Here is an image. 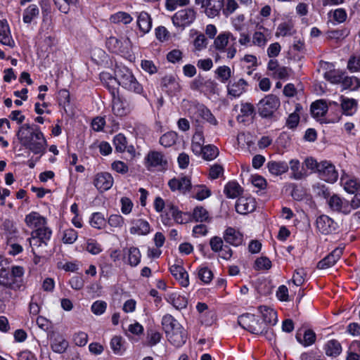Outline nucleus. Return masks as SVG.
<instances>
[{
  "instance_id": "nucleus-25",
  "label": "nucleus",
  "mask_w": 360,
  "mask_h": 360,
  "mask_svg": "<svg viewBox=\"0 0 360 360\" xmlns=\"http://www.w3.org/2000/svg\"><path fill=\"white\" fill-rule=\"evenodd\" d=\"M247 85V82L243 79H240L237 82L229 84L228 85L229 94L233 97H238L245 91Z\"/></svg>"
},
{
  "instance_id": "nucleus-57",
  "label": "nucleus",
  "mask_w": 360,
  "mask_h": 360,
  "mask_svg": "<svg viewBox=\"0 0 360 360\" xmlns=\"http://www.w3.org/2000/svg\"><path fill=\"white\" fill-rule=\"evenodd\" d=\"M296 338L298 342L302 343L304 346L307 347L311 345L315 342L316 335L312 330H308L304 332L302 340L299 335H297Z\"/></svg>"
},
{
  "instance_id": "nucleus-62",
  "label": "nucleus",
  "mask_w": 360,
  "mask_h": 360,
  "mask_svg": "<svg viewBox=\"0 0 360 360\" xmlns=\"http://www.w3.org/2000/svg\"><path fill=\"white\" fill-rule=\"evenodd\" d=\"M90 224L92 227L100 229L105 225V220L101 213L96 212L92 214Z\"/></svg>"
},
{
  "instance_id": "nucleus-1",
  "label": "nucleus",
  "mask_w": 360,
  "mask_h": 360,
  "mask_svg": "<svg viewBox=\"0 0 360 360\" xmlns=\"http://www.w3.org/2000/svg\"><path fill=\"white\" fill-rule=\"evenodd\" d=\"M16 136L21 144L33 153H45L47 142L39 126L25 124L19 128Z\"/></svg>"
},
{
  "instance_id": "nucleus-20",
  "label": "nucleus",
  "mask_w": 360,
  "mask_h": 360,
  "mask_svg": "<svg viewBox=\"0 0 360 360\" xmlns=\"http://www.w3.org/2000/svg\"><path fill=\"white\" fill-rule=\"evenodd\" d=\"M165 299L177 309H184L188 304L187 299L177 292H168Z\"/></svg>"
},
{
  "instance_id": "nucleus-64",
  "label": "nucleus",
  "mask_w": 360,
  "mask_h": 360,
  "mask_svg": "<svg viewBox=\"0 0 360 360\" xmlns=\"http://www.w3.org/2000/svg\"><path fill=\"white\" fill-rule=\"evenodd\" d=\"M106 308L107 303L102 300L94 302L91 307L92 313L97 316L103 314L105 311Z\"/></svg>"
},
{
  "instance_id": "nucleus-34",
  "label": "nucleus",
  "mask_w": 360,
  "mask_h": 360,
  "mask_svg": "<svg viewBox=\"0 0 360 360\" xmlns=\"http://www.w3.org/2000/svg\"><path fill=\"white\" fill-rule=\"evenodd\" d=\"M204 136L202 132L197 131L192 139L191 149L195 155L201 154L203 150Z\"/></svg>"
},
{
  "instance_id": "nucleus-27",
  "label": "nucleus",
  "mask_w": 360,
  "mask_h": 360,
  "mask_svg": "<svg viewBox=\"0 0 360 360\" xmlns=\"http://www.w3.org/2000/svg\"><path fill=\"white\" fill-rule=\"evenodd\" d=\"M161 323L166 335L169 333L173 329H179V326H181L179 321L170 314L164 315Z\"/></svg>"
},
{
  "instance_id": "nucleus-50",
  "label": "nucleus",
  "mask_w": 360,
  "mask_h": 360,
  "mask_svg": "<svg viewBox=\"0 0 360 360\" xmlns=\"http://www.w3.org/2000/svg\"><path fill=\"white\" fill-rule=\"evenodd\" d=\"M32 233L33 236H37L39 240H43L47 245V242L50 240L52 232L49 228L44 226L32 231Z\"/></svg>"
},
{
  "instance_id": "nucleus-44",
  "label": "nucleus",
  "mask_w": 360,
  "mask_h": 360,
  "mask_svg": "<svg viewBox=\"0 0 360 360\" xmlns=\"http://www.w3.org/2000/svg\"><path fill=\"white\" fill-rule=\"evenodd\" d=\"M341 84L344 89L354 91L360 87V79L354 76L345 77H342Z\"/></svg>"
},
{
  "instance_id": "nucleus-52",
  "label": "nucleus",
  "mask_w": 360,
  "mask_h": 360,
  "mask_svg": "<svg viewBox=\"0 0 360 360\" xmlns=\"http://www.w3.org/2000/svg\"><path fill=\"white\" fill-rule=\"evenodd\" d=\"M201 154L205 160H214L219 154V150L217 147L212 145H207L203 147V150Z\"/></svg>"
},
{
  "instance_id": "nucleus-33",
  "label": "nucleus",
  "mask_w": 360,
  "mask_h": 360,
  "mask_svg": "<svg viewBox=\"0 0 360 360\" xmlns=\"http://www.w3.org/2000/svg\"><path fill=\"white\" fill-rule=\"evenodd\" d=\"M230 37H233L230 32L220 33L214 41V48L220 52L225 51Z\"/></svg>"
},
{
  "instance_id": "nucleus-63",
  "label": "nucleus",
  "mask_w": 360,
  "mask_h": 360,
  "mask_svg": "<svg viewBox=\"0 0 360 360\" xmlns=\"http://www.w3.org/2000/svg\"><path fill=\"white\" fill-rule=\"evenodd\" d=\"M172 275L181 286L187 287L189 285L188 271H172Z\"/></svg>"
},
{
  "instance_id": "nucleus-29",
  "label": "nucleus",
  "mask_w": 360,
  "mask_h": 360,
  "mask_svg": "<svg viewBox=\"0 0 360 360\" xmlns=\"http://www.w3.org/2000/svg\"><path fill=\"white\" fill-rule=\"evenodd\" d=\"M137 25L143 33H148L152 27V20L150 15L144 11L140 13L138 15Z\"/></svg>"
},
{
  "instance_id": "nucleus-14",
  "label": "nucleus",
  "mask_w": 360,
  "mask_h": 360,
  "mask_svg": "<svg viewBox=\"0 0 360 360\" xmlns=\"http://www.w3.org/2000/svg\"><path fill=\"white\" fill-rule=\"evenodd\" d=\"M223 238L226 243L236 247L242 245L243 242V235L232 227H228L224 231Z\"/></svg>"
},
{
  "instance_id": "nucleus-60",
  "label": "nucleus",
  "mask_w": 360,
  "mask_h": 360,
  "mask_svg": "<svg viewBox=\"0 0 360 360\" xmlns=\"http://www.w3.org/2000/svg\"><path fill=\"white\" fill-rule=\"evenodd\" d=\"M324 78L333 84L341 83L342 76L340 71L330 70L324 73Z\"/></svg>"
},
{
  "instance_id": "nucleus-41",
  "label": "nucleus",
  "mask_w": 360,
  "mask_h": 360,
  "mask_svg": "<svg viewBox=\"0 0 360 360\" xmlns=\"http://www.w3.org/2000/svg\"><path fill=\"white\" fill-rule=\"evenodd\" d=\"M341 182L345 190L349 193H354L360 187V184L354 178L343 176L341 178Z\"/></svg>"
},
{
  "instance_id": "nucleus-40",
  "label": "nucleus",
  "mask_w": 360,
  "mask_h": 360,
  "mask_svg": "<svg viewBox=\"0 0 360 360\" xmlns=\"http://www.w3.org/2000/svg\"><path fill=\"white\" fill-rule=\"evenodd\" d=\"M192 216L195 221L209 222L211 220L209 212L202 206L195 207Z\"/></svg>"
},
{
  "instance_id": "nucleus-24",
  "label": "nucleus",
  "mask_w": 360,
  "mask_h": 360,
  "mask_svg": "<svg viewBox=\"0 0 360 360\" xmlns=\"http://www.w3.org/2000/svg\"><path fill=\"white\" fill-rule=\"evenodd\" d=\"M196 309L200 314V319L202 323L205 325L212 324L213 320V313L208 310V306L204 302H198L196 305Z\"/></svg>"
},
{
  "instance_id": "nucleus-43",
  "label": "nucleus",
  "mask_w": 360,
  "mask_h": 360,
  "mask_svg": "<svg viewBox=\"0 0 360 360\" xmlns=\"http://www.w3.org/2000/svg\"><path fill=\"white\" fill-rule=\"evenodd\" d=\"M191 192L193 197L199 200H202L210 195V190L203 185H196L193 186Z\"/></svg>"
},
{
  "instance_id": "nucleus-26",
  "label": "nucleus",
  "mask_w": 360,
  "mask_h": 360,
  "mask_svg": "<svg viewBox=\"0 0 360 360\" xmlns=\"http://www.w3.org/2000/svg\"><path fill=\"white\" fill-rule=\"evenodd\" d=\"M167 215H171L174 221L180 224L187 223L190 219V215L188 213L182 212L174 205L168 206Z\"/></svg>"
},
{
  "instance_id": "nucleus-8",
  "label": "nucleus",
  "mask_w": 360,
  "mask_h": 360,
  "mask_svg": "<svg viewBox=\"0 0 360 360\" xmlns=\"http://www.w3.org/2000/svg\"><path fill=\"white\" fill-rule=\"evenodd\" d=\"M321 179L327 182H335L338 177L334 165L328 161H322L318 172Z\"/></svg>"
},
{
  "instance_id": "nucleus-6",
  "label": "nucleus",
  "mask_w": 360,
  "mask_h": 360,
  "mask_svg": "<svg viewBox=\"0 0 360 360\" xmlns=\"http://www.w3.org/2000/svg\"><path fill=\"white\" fill-rule=\"evenodd\" d=\"M195 4L204 8V13L208 18H214L222 12L224 0H195Z\"/></svg>"
},
{
  "instance_id": "nucleus-30",
  "label": "nucleus",
  "mask_w": 360,
  "mask_h": 360,
  "mask_svg": "<svg viewBox=\"0 0 360 360\" xmlns=\"http://www.w3.org/2000/svg\"><path fill=\"white\" fill-rule=\"evenodd\" d=\"M255 115L254 106L249 103H242L240 105V114L237 116V120L240 122L246 121L245 118L252 119Z\"/></svg>"
},
{
  "instance_id": "nucleus-22",
  "label": "nucleus",
  "mask_w": 360,
  "mask_h": 360,
  "mask_svg": "<svg viewBox=\"0 0 360 360\" xmlns=\"http://www.w3.org/2000/svg\"><path fill=\"white\" fill-rule=\"evenodd\" d=\"M288 166L291 170V178L295 180H301L307 176V173L298 160H291Z\"/></svg>"
},
{
  "instance_id": "nucleus-21",
  "label": "nucleus",
  "mask_w": 360,
  "mask_h": 360,
  "mask_svg": "<svg viewBox=\"0 0 360 360\" xmlns=\"http://www.w3.org/2000/svg\"><path fill=\"white\" fill-rule=\"evenodd\" d=\"M132 226L130 228L131 234L147 235L150 233V226L146 220L139 219L131 221Z\"/></svg>"
},
{
  "instance_id": "nucleus-31",
  "label": "nucleus",
  "mask_w": 360,
  "mask_h": 360,
  "mask_svg": "<svg viewBox=\"0 0 360 360\" xmlns=\"http://www.w3.org/2000/svg\"><path fill=\"white\" fill-rule=\"evenodd\" d=\"M269 172L274 175H281L288 170V164L285 162L270 161L267 163Z\"/></svg>"
},
{
  "instance_id": "nucleus-9",
  "label": "nucleus",
  "mask_w": 360,
  "mask_h": 360,
  "mask_svg": "<svg viewBox=\"0 0 360 360\" xmlns=\"http://www.w3.org/2000/svg\"><path fill=\"white\" fill-rule=\"evenodd\" d=\"M113 177L108 172L98 173L94 178V184L101 192L109 190L113 185Z\"/></svg>"
},
{
  "instance_id": "nucleus-59",
  "label": "nucleus",
  "mask_w": 360,
  "mask_h": 360,
  "mask_svg": "<svg viewBox=\"0 0 360 360\" xmlns=\"http://www.w3.org/2000/svg\"><path fill=\"white\" fill-rule=\"evenodd\" d=\"M238 8V4L236 0H224V6L222 8V13L229 16Z\"/></svg>"
},
{
  "instance_id": "nucleus-45",
  "label": "nucleus",
  "mask_w": 360,
  "mask_h": 360,
  "mask_svg": "<svg viewBox=\"0 0 360 360\" xmlns=\"http://www.w3.org/2000/svg\"><path fill=\"white\" fill-rule=\"evenodd\" d=\"M127 261L131 267L136 266L141 260V253L137 248H130L127 251Z\"/></svg>"
},
{
  "instance_id": "nucleus-47",
  "label": "nucleus",
  "mask_w": 360,
  "mask_h": 360,
  "mask_svg": "<svg viewBox=\"0 0 360 360\" xmlns=\"http://www.w3.org/2000/svg\"><path fill=\"white\" fill-rule=\"evenodd\" d=\"M39 13L37 6L34 4L29 6L24 11L23 22L25 23H30L34 18L38 16Z\"/></svg>"
},
{
  "instance_id": "nucleus-48",
  "label": "nucleus",
  "mask_w": 360,
  "mask_h": 360,
  "mask_svg": "<svg viewBox=\"0 0 360 360\" xmlns=\"http://www.w3.org/2000/svg\"><path fill=\"white\" fill-rule=\"evenodd\" d=\"M143 326L139 322L134 321L129 325L125 334L129 338H131V336L141 335L143 333Z\"/></svg>"
},
{
  "instance_id": "nucleus-12",
  "label": "nucleus",
  "mask_w": 360,
  "mask_h": 360,
  "mask_svg": "<svg viewBox=\"0 0 360 360\" xmlns=\"http://www.w3.org/2000/svg\"><path fill=\"white\" fill-rule=\"evenodd\" d=\"M255 207V200L252 197H240L236 201V210L240 214H245L252 212Z\"/></svg>"
},
{
  "instance_id": "nucleus-36",
  "label": "nucleus",
  "mask_w": 360,
  "mask_h": 360,
  "mask_svg": "<svg viewBox=\"0 0 360 360\" xmlns=\"http://www.w3.org/2000/svg\"><path fill=\"white\" fill-rule=\"evenodd\" d=\"M324 349L328 356H337L341 353L342 347L338 340H330L326 343Z\"/></svg>"
},
{
  "instance_id": "nucleus-10",
  "label": "nucleus",
  "mask_w": 360,
  "mask_h": 360,
  "mask_svg": "<svg viewBox=\"0 0 360 360\" xmlns=\"http://www.w3.org/2000/svg\"><path fill=\"white\" fill-rule=\"evenodd\" d=\"M160 86L162 91H166L169 95H175L181 89L176 77L172 75L163 77L161 79Z\"/></svg>"
},
{
  "instance_id": "nucleus-16",
  "label": "nucleus",
  "mask_w": 360,
  "mask_h": 360,
  "mask_svg": "<svg viewBox=\"0 0 360 360\" xmlns=\"http://www.w3.org/2000/svg\"><path fill=\"white\" fill-rule=\"evenodd\" d=\"M342 254V249L336 248L331 253L321 260L317 267L320 269H329L334 266L337 261L340 258Z\"/></svg>"
},
{
  "instance_id": "nucleus-3",
  "label": "nucleus",
  "mask_w": 360,
  "mask_h": 360,
  "mask_svg": "<svg viewBox=\"0 0 360 360\" xmlns=\"http://www.w3.org/2000/svg\"><path fill=\"white\" fill-rule=\"evenodd\" d=\"M135 103L132 96L112 94V110L114 115L123 117L129 115L134 108Z\"/></svg>"
},
{
  "instance_id": "nucleus-15",
  "label": "nucleus",
  "mask_w": 360,
  "mask_h": 360,
  "mask_svg": "<svg viewBox=\"0 0 360 360\" xmlns=\"http://www.w3.org/2000/svg\"><path fill=\"white\" fill-rule=\"evenodd\" d=\"M328 204L330 208L333 211L342 212L345 214H347L351 212V209L349 205V201H343L337 195H333L331 196L328 201Z\"/></svg>"
},
{
  "instance_id": "nucleus-49",
  "label": "nucleus",
  "mask_w": 360,
  "mask_h": 360,
  "mask_svg": "<svg viewBox=\"0 0 360 360\" xmlns=\"http://www.w3.org/2000/svg\"><path fill=\"white\" fill-rule=\"evenodd\" d=\"M176 139L177 134L174 131H169L160 137V143L164 147H170L176 143Z\"/></svg>"
},
{
  "instance_id": "nucleus-35",
  "label": "nucleus",
  "mask_w": 360,
  "mask_h": 360,
  "mask_svg": "<svg viewBox=\"0 0 360 360\" xmlns=\"http://www.w3.org/2000/svg\"><path fill=\"white\" fill-rule=\"evenodd\" d=\"M341 108L344 114L352 115L357 107V102L354 98L341 96Z\"/></svg>"
},
{
  "instance_id": "nucleus-5",
  "label": "nucleus",
  "mask_w": 360,
  "mask_h": 360,
  "mask_svg": "<svg viewBox=\"0 0 360 360\" xmlns=\"http://www.w3.org/2000/svg\"><path fill=\"white\" fill-rule=\"evenodd\" d=\"M279 106V99L273 94L265 96L257 104L259 114L262 117H271Z\"/></svg>"
},
{
  "instance_id": "nucleus-11",
  "label": "nucleus",
  "mask_w": 360,
  "mask_h": 360,
  "mask_svg": "<svg viewBox=\"0 0 360 360\" xmlns=\"http://www.w3.org/2000/svg\"><path fill=\"white\" fill-rule=\"evenodd\" d=\"M316 227L323 234L332 233L337 229L338 224L326 215H321L316 219Z\"/></svg>"
},
{
  "instance_id": "nucleus-39",
  "label": "nucleus",
  "mask_w": 360,
  "mask_h": 360,
  "mask_svg": "<svg viewBox=\"0 0 360 360\" xmlns=\"http://www.w3.org/2000/svg\"><path fill=\"white\" fill-rule=\"evenodd\" d=\"M328 106L326 101L323 100L317 101L311 105V112L314 117H319L324 116L327 112Z\"/></svg>"
},
{
  "instance_id": "nucleus-23",
  "label": "nucleus",
  "mask_w": 360,
  "mask_h": 360,
  "mask_svg": "<svg viewBox=\"0 0 360 360\" xmlns=\"http://www.w3.org/2000/svg\"><path fill=\"white\" fill-rule=\"evenodd\" d=\"M0 42L4 44L13 47L14 41L10 34V30L6 21L0 20Z\"/></svg>"
},
{
  "instance_id": "nucleus-7",
  "label": "nucleus",
  "mask_w": 360,
  "mask_h": 360,
  "mask_svg": "<svg viewBox=\"0 0 360 360\" xmlns=\"http://www.w3.org/2000/svg\"><path fill=\"white\" fill-rule=\"evenodd\" d=\"M195 19L193 9L187 8L179 11L172 17V22L176 27H186L191 25Z\"/></svg>"
},
{
  "instance_id": "nucleus-54",
  "label": "nucleus",
  "mask_w": 360,
  "mask_h": 360,
  "mask_svg": "<svg viewBox=\"0 0 360 360\" xmlns=\"http://www.w3.org/2000/svg\"><path fill=\"white\" fill-rule=\"evenodd\" d=\"M132 20L131 15L124 12H118L110 17V21L113 23L123 22L124 24L130 23Z\"/></svg>"
},
{
  "instance_id": "nucleus-32",
  "label": "nucleus",
  "mask_w": 360,
  "mask_h": 360,
  "mask_svg": "<svg viewBox=\"0 0 360 360\" xmlns=\"http://www.w3.org/2000/svg\"><path fill=\"white\" fill-rule=\"evenodd\" d=\"M51 349L56 353H63L68 347V341L60 335H55L51 340Z\"/></svg>"
},
{
  "instance_id": "nucleus-18",
  "label": "nucleus",
  "mask_w": 360,
  "mask_h": 360,
  "mask_svg": "<svg viewBox=\"0 0 360 360\" xmlns=\"http://www.w3.org/2000/svg\"><path fill=\"white\" fill-rule=\"evenodd\" d=\"M259 312L262 314L263 321L266 327L267 324L275 325L278 322L277 312L272 308L267 306H259Z\"/></svg>"
},
{
  "instance_id": "nucleus-19",
  "label": "nucleus",
  "mask_w": 360,
  "mask_h": 360,
  "mask_svg": "<svg viewBox=\"0 0 360 360\" xmlns=\"http://www.w3.org/2000/svg\"><path fill=\"white\" fill-rule=\"evenodd\" d=\"M25 221L31 229H39L46 224V219L38 212H32L25 217Z\"/></svg>"
},
{
  "instance_id": "nucleus-38",
  "label": "nucleus",
  "mask_w": 360,
  "mask_h": 360,
  "mask_svg": "<svg viewBox=\"0 0 360 360\" xmlns=\"http://www.w3.org/2000/svg\"><path fill=\"white\" fill-rule=\"evenodd\" d=\"M125 341L121 336H114L110 340V348L117 355H122L125 351Z\"/></svg>"
},
{
  "instance_id": "nucleus-55",
  "label": "nucleus",
  "mask_w": 360,
  "mask_h": 360,
  "mask_svg": "<svg viewBox=\"0 0 360 360\" xmlns=\"http://www.w3.org/2000/svg\"><path fill=\"white\" fill-rule=\"evenodd\" d=\"M215 72L217 75L218 78L223 83L227 82L231 77V70L229 67L226 65L219 67L216 70Z\"/></svg>"
},
{
  "instance_id": "nucleus-46",
  "label": "nucleus",
  "mask_w": 360,
  "mask_h": 360,
  "mask_svg": "<svg viewBox=\"0 0 360 360\" xmlns=\"http://www.w3.org/2000/svg\"><path fill=\"white\" fill-rule=\"evenodd\" d=\"M29 241L34 255L42 253V250L47 246L45 242L39 240L37 236H33L32 233V237L29 238Z\"/></svg>"
},
{
  "instance_id": "nucleus-4",
  "label": "nucleus",
  "mask_w": 360,
  "mask_h": 360,
  "mask_svg": "<svg viewBox=\"0 0 360 360\" xmlns=\"http://www.w3.org/2000/svg\"><path fill=\"white\" fill-rule=\"evenodd\" d=\"M238 324L245 330L252 334L261 335L267 332L264 322H261L255 315L246 313L238 318Z\"/></svg>"
},
{
  "instance_id": "nucleus-53",
  "label": "nucleus",
  "mask_w": 360,
  "mask_h": 360,
  "mask_svg": "<svg viewBox=\"0 0 360 360\" xmlns=\"http://www.w3.org/2000/svg\"><path fill=\"white\" fill-rule=\"evenodd\" d=\"M292 25L290 22H282L278 25L276 32V36L279 37H285L288 35H292Z\"/></svg>"
},
{
  "instance_id": "nucleus-37",
  "label": "nucleus",
  "mask_w": 360,
  "mask_h": 360,
  "mask_svg": "<svg viewBox=\"0 0 360 360\" xmlns=\"http://www.w3.org/2000/svg\"><path fill=\"white\" fill-rule=\"evenodd\" d=\"M243 192L241 186L236 181L229 182L224 188V193L229 198H235Z\"/></svg>"
},
{
  "instance_id": "nucleus-58",
  "label": "nucleus",
  "mask_w": 360,
  "mask_h": 360,
  "mask_svg": "<svg viewBox=\"0 0 360 360\" xmlns=\"http://www.w3.org/2000/svg\"><path fill=\"white\" fill-rule=\"evenodd\" d=\"M77 237V232L75 229H68L63 231L62 240L64 243L72 244Z\"/></svg>"
},
{
  "instance_id": "nucleus-28",
  "label": "nucleus",
  "mask_w": 360,
  "mask_h": 360,
  "mask_svg": "<svg viewBox=\"0 0 360 360\" xmlns=\"http://www.w3.org/2000/svg\"><path fill=\"white\" fill-rule=\"evenodd\" d=\"M207 109V108L203 104L194 101L189 103L188 112L192 118L198 120V118L203 115Z\"/></svg>"
},
{
  "instance_id": "nucleus-17",
  "label": "nucleus",
  "mask_w": 360,
  "mask_h": 360,
  "mask_svg": "<svg viewBox=\"0 0 360 360\" xmlns=\"http://www.w3.org/2000/svg\"><path fill=\"white\" fill-rule=\"evenodd\" d=\"M146 162L148 167L165 168L167 165V161L164 155L158 151L148 153L146 158Z\"/></svg>"
},
{
  "instance_id": "nucleus-13",
  "label": "nucleus",
  "mask_w": 360,
  "mask_h": 360,
  "mask_svg": "<svg viewBox=\"0 0 360 360\" xmlns=\"http://www.w3.org/2000/svg\"><path fill=\"white\" fill-rule=\"evenodd\" d=\"M169 342L176 347L182 346L186 341L187 333L182 326L179 329H173L166 335Z\"/></svg>"
},
{
  "instance_id": "nucleus-51",
  "label": "nucleus",
  "mask_w": 360,
  "mask_h": 360,
  "mask_svg": "<svg viewBox=\"0 0 360 360\" xmlns=\"http://www.w3.org/2000/svg\"><path fill=\"white\" fill-rule=\"evenodd\" d=\"M122 45V42L115 37H110L106 41L107 47L112 52H123Z\"/></svg>"
},
{
  "instance_id": "nucleus-56",
  "label": "nucleus",
  "mask_w": 360,
  "mask_h": 360,
  "mask_svg": "<svg viewBox=\"0 0 360 360\" xmlns=\"http://www.w3.org/2000/svg\"><path fill=\"white\" fill-rule=\"evenodd\" d=\"M113 143L117 152H124L127 143L126 137L123 134H119L114 137Z\"/></svg>"
},
{
  "instance_id": "nucleus-61",
  "label": "nucleus",
  "mask_w": 360,
  "mask_h": 360,
  "mask_svg": "<svg viewBox=\"0 0 360 360\" xmlns=\"http://www.w3.org/2000/svg\"><path fill=\"white\" fill-rule=\"evenodd\" d=\"M267 41L268 39L263 32L260 31H257L253 34L252 39V44L253 45L259 47H264V46H266Z\"/></svg>"
},
{
  "instance_id": "nucleus-2",
  "label": "nucleus",
  "mask_w": 360,
  "mask_h": 360,
  "mask_svg": "<svg viewBox=\"0 0 360 360\" xmlns=\"http://www.w3.org/2000/svg\"><path fill=\"white\" fill-rule=\"evenodd\" d=\"M114 79L124 89L137 94L143 92L142 85L137 81L131 71L125 66H116Z\"/></svg>"
},
{
  "instance_id": "nucleus-42",
  "label": "nucleus",
  "mask_w": 360,
  "mask_h": 360,
  "mask_svg": "<svg viewBox=\"0 0 360 360\" xmlns=\"http://www.w3.org/2000/svg\"><path fill=\"white\" fill-rule=\"evenodd\" d=\"M58 9L63 13H68L72 6H76L79 0H53Z\"/></svg>"
}]
</instances>
